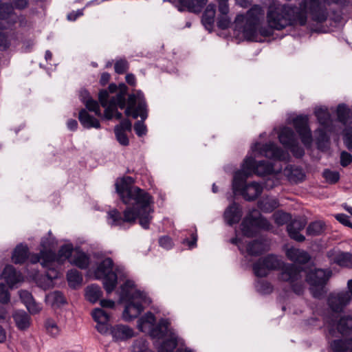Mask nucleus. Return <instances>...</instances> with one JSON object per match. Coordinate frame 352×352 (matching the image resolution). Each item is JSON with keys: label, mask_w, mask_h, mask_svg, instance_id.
I'll use <instances>...</instances> for the list:
<instances>
[{"label": "nucleus", "mask_w": 352, "mask_h": 352, "mask_svg": "<svg viewBox=\"0 0 352 352\" xmlns=\"http://www.w3.org/2000/svg\"><path fill=\"white\" fill-rule=\"evenodd\" d=\"M264 10L259 5H254L245 15L239 14L236 21H245L243 35L248 41L260 42L259 36H273L274 30L280 31L287 27L304 25L308 14V0H302L300 6L272 2L266 12V26L261 25Z\"/></svg>", "instance_id": "f257e3e1"}, {"label": "nucleus", "mask_w": 352, "mask_h": 352, "mask_svg": "<svg viewBox=\"0 0 352 352\" xmlns=\"http://www.w3.org/2000/svg\"><path fill=\"white\" fill-rule=\"evenodd\" d=\"M256 276L265 277L272 270H280L278 279L289 283L294 292L298 295L303 292L301 283L302 267L292 263H285L274 254L258 258L252 265Z\"/></svg>", "instance_id": "f03ea898"}, {"label": "nucleus", "mask_w": 352, "mask_h": 352, "mask_svg": "<svg viewBox=\"0 0 352 352\" xmlns=\"http://www.w3.org/2000/svg\"><path fill=\"white\" fill-rule=\"evenodd\" d=\"M153 208L143 210L141 207L129 206L126 208L123 213L114 208L107 212V223L112 227H122L125 223L134 224L139 219V223L142 228L148 230L153 217Z\"/></svg>", "instance_id": "7ed1b4c3"}, {"label": "nucleus", "mask_w": 352, "mask_h": 352, "mask_svg": "<svg viewBox=\"0 0 352 352\" xmlns=\"http://www.w3.org/2000/svg\"><path fill=\"white\" fill-rule=\"evenodd\" d=\"M132 177H126L116 183V191L122 202L126 205L141 207L143 210L152 208L153 197L139 187L132 186Z\"/></svg>", "instance_id": "20e7f679"}, {"label": "nucleus", "mask_w": 352, "mask_h": 352, "mask_svg": "<svg viewBox=\"0 0 352 352\" xmlns=\"http://www.w3.org/2000/svg\"><path fill=\"white\" fill-rule=\"evenodd\" d=\"M131 281L126 280L120 287V298L126 302L123 311V318L131 321L138 318L144 310L142 304L146 301V294L140 290L131 294L129 288L132 287Z\"/></svg>", "instance_id": "39448f33"}, {"label": "nucleus", "mask_w": 352, "mask_h": 352, "mask_svg": "<svg viewBox=\"0 0 352 352\" xmlns=\"http://www.w3.org/2000/svg\"><path fill=\"white\" fill-rule=\"evenodd\" d=\"M124 113L126 116H131L136 119L138 117L141 120H138L134 124V131L136 135L142 137L146 135L147 129L144 121L148 117V109L145 97L142 92L129 94L127 99V106Z\"/></svg>", "instance_id": "423d86ee"}, {"label": "nucleus", "mask_w": 352, "mask_h": 352, "mask_svg": "<svg viewBox=\"0 0 352 352\" xmlns=\"http://www.w3.org/2000/svg\"><path fill=\"white\" fill-rule=\"evenodd\" d=\"M311 256L309 254V293L315 298L321 300L328 292L327 285L332 276L331 269L313 268L311 265Z\"/></svg>", "instance_id": "0eeeda50"}, {"label": "nucleus", "mask_w": 352, "mask_h": 352, "mask_svg": "<svg viewBox=\"0 0 352 352\" xmlns=\"http://www.w3.org/2000/svg\"><path fill=\"white\" fill-rule=\"evenodd\" d=\"M248 173L239 170L234 173L232 181L234 194L241 195L248 201L256 200L262 193L263 187L256 182L247 184Z\"/></svg>", "instance_id": "6e6552de"}, {"label": "nucleus", "mask_w": 352, "mask_h": 352, "mask_svg": "<svg viewBox=\"0 0 352 352\" xmlns=\"http://www.w3.org/2000/svg\"><path fill=\"white\" fill-rule=\"evenodd\" d=\"M113 265L112 258L107 257L97 264L94 272L96 279L102 280L103 287L107 294L112 293L118 285V276L113 271Z\"/></svg>", "instance_id": "1a4fd4ad"}, {"label": "nucleus", "mask_w": 352, "mask_h": 352, "mask_svg": "<svg viewBox=\"0 0 352 352\" xmlns=\"http://www.w3.org/2000/svg\"><path fill=\"white\" fill-rule=\"evenodd\" d=\"M278 138L284 148L291 151L296 158L302 157L305 152L299 146L298 138L294 130L288 126L280 129Z\"/></svg>", "instance_id": "9d476101"}, {"label": "nucleus", "mask_w": 352, "mask_h": 352, "mask_svg": "<svg viewBox=\"0 0 352 352\" xmlns=\"http://www.w3.org/2000/svg\"><path fill=\"white\" fill-rule=\"evenodd\" d=\"M328 16V10L324 5L318 0H309V19L318 25L314 27V24L309 23V32H324L325 28L322 23L327 21Z\"/></svg>", "instance_id": "9b49d317"}, {"label": "nucleus", "mask_w": 352, "mask_h": 352, "mask_svg": "<svg viewBox=\"0 0 352 352\" xmlns=\"http://www.w3.org/2000/svg\"><path fill=\"white\" fill-rule=\"evenodd\" d=\"M272 225L265 217H254L252 214H247L241 224V229L244 236L254 237L256 235L257 229L270 230Z\"/></svg>", "instance_id": "f8f14e48"}, {"label": "nucleus", "mask_w": 352, "mask_h": 352, "mask_svg": "<svg viewBox=\"0 0 352 352\" xmlns=\"http://www.w3.org/2000/svg\"><path fill=\"white\" fill-rule=\"evenodd\" d=\"M249 175H256L258 176L270 175L274 173V164L266 160L256 161L252 157H247L243 164L241 170Z\"/></svg>", "instance_id": "ddd939ff"}, {"label": "nucleus", "mask_w": 352, "mask_h": 352, "mask_svg": "<svg viewBox=\"0 0 352 352\" xmlns=\"http://www.w3.org/2000/svg\"><path fill=\"white\" fill-rule=\"evenodd\" d=\"M254 150L258 151L261 155L272 160L286 161L289 158V154L275 142L256 143Z\"/></svg>", "instance_id": "4468645a"}, {"label": "nucleus", "mask_w": 352, "mask_h": 352, "mask_svg": "<svg viewBox=\"0 0 352 352\" xmlns=\"http://www.w3.org/2000/svg\"><path fill=\"white\" fill-rule=\"evenodd\" d=\"M127 90L128 87L126 85L123 83L120 84L119 92L109 99V103L107 106L104 107L105 108L104 116L107 120H111L113 118L116 107H119L120 109L126 107V104H127L126 100Z\"/></svg>", "instance_id": "2eb2a0df"}, {"label": "nucleus", "mask_w": 352, "mask_h": 352, "mask_svg": "<svg viewBox=\"0 0 352 352\" xmlns=\"http://www.w3.org/2000/svg\"><path fill=\"white\" fill-rule=\"evenodd\" d=\"M174 329L168 318H161L155 322L149 336L153 339L162 340L165 337L174 333Z\"/></svg>", "instance_id": "dca6fc26"}, {"label": "nucleus", "mask_w": 352, "mask_h": 352, "mask_svg": "<svg viewBox=\"0 0 352 352\" xmlns=\"http://www.w3.org/2000/svg\"><path fill=\"white\" fill-rule=\"evenodd\" d=\"M350 301L348 293L342 292L331 294L327 298L328 306L334 314L341 313Z\"/></svg>", "instance_id": "f3484780"}, {"label": "nucleus", "mask_w": 352, "mask_h": 352, "mask_svg": "<svg viewBox=\"0 0 352 352\" xmlns=\"http://www.w3.org/2000/svg\"><path fill=\"white\" fill-rule=\"evenodd\" d=\"M329 324L336 327L338 332L342 336H349L352 333V316L344 315L338 320L333 315L328 321Z\"/></svg>", "instance_id": "a211bd4d"}, {"label": "nucleus", "mask_w": 352, "mask_h": 352, "mask_svg": "<svg viewBox=\"0 0 352 352\" xmlns=\"http://www.w3.org/2000/svg\"><path fill=\"white\" fill-rule=\"evenodd\" d=\"M327 257L334 264L346 268H352V253L331 250L327 252Z\"/></svg>", "instance_id": "6ab92c4d"}, {"label": "nucleus", "mask_w": 352, "mask_h": 352, "mask_svg": "<svg viewBox=\"0 0 352 352\" xmlns=\"http://www.w3.org/2000/svg\"><path fill=\"white\" fill-rule=\"evenodd\" d=\"M314 113L320 127L327 129L330 133L336 132V125L327 108L318 107L315 109Z\"/></svg>", "instance_id": "aec40b11"}, {"label": "nucleus", "mask_w": 352, "mask_h": 352, "mask_svg": "<svg viewBox=\"0 0 352 352\" xmlns=\"http://www.w3.org/2000/svg\"><path fill=\"white\" fill-rule=\"evenodd\" d=\"M242 215V208L239 204L234 201L226 209L223 217L227 224L232 226L240 221Z\"/></svg>", "instance_id": "412c9836"}, {"label": "nucleus", "mask_w": 352, "mask_h": 352, "mask_svg": "<svg viewBox=\"0 0 352 352\" xmlns=\"http://www.w3.org/2000/svg\"><path fill=\"white\" fill-rule=\"evenodd\" d=\"M296 132L301 136V140L305 146H308V115L298 116L292 120Z\"/></svg>", "instance_id": "4be33fe9"}, {"label": "nucleus", "mask_w": 352, "mask_h": 352, "mask_svg": "<svg viewBox=\"0 0 352 352\" xmlns=\"http://www.w3.org/2000/svg\"><path fill=\"white\" fill-rule=\"evenodd\" d=\"M177 8L179 12L187 10L190 12L199 13L206 5L208 0H177Z\"/></svg>", "instance_id": "5701e85b"}, {"label": "nucleus", "mask_w": 352, "mask_h": 352, "mask_svg": "<svg viewBox=\"0 0 352 352\" xmlns=\"http://www.w3.org/2000/svg\"><path fill=\"white\" fill-rule=\"evenodd\" d=\"M1 276L10 287L23 280L21 272L17 271L12 265H7L4 267Z\"/></svg>", "instance_id": "b1692460"}, {"label": "nucleus", "mask_w": 352, "mask_h": 352, "mask_svg": "<svg viewBox=\"0 0 352 352\" xmlns=\"http://www.w3.org/2000/svg\"><path fill=\"white\" fill-rule=\"evenodd\" d=\"M305 227V224L298 219H294L289 221L287 226V230L291 239L298 242L303 241L305 237L300 233V231Z\"/></svg>", "instance_id": "393cba45"}, {"label": "nucleus", "mask_w": 352, "mask_h": 352, "mask_svg": "<svg viewBox=\"0 0 352 352\" xmlns=\"http://www.w3.org/2000/svg\"><path fill=\"white\" fill-rule=\"evenodd\" d=\"M156 322V317L151 311H147L138 320V328L143 332L150 334L155 323Z\"/></svg>", "instance_id": "a878e982"}, {"label": "nucleus", "mask_w": 352, "mask_h": 352, "mask_svg": "<svg viewBox=\"0 0 352 352\" xmlns=\"http://www.w3.org/2000/svg\"><path fill=\"white\" fill-rule=\"evenodd\" d=\"M216 6L212 3L208 4L203 13L201 23L209 32L213 30Z\"/></svg>", "instance_id": "bb28decb"}, {"label": "nucleus", "mask_w": 352, "mask_h": 352, "mask_svg": "<svg viewBox=\"0 0 352 352\" xmlns=\"http://www.w3.org/2000/svg\"><path fill=\"white\" fill-rule=\"evenodd\" d=\"M30 250L26 244L17 245L12 252V260L15 264H23L29 258Z\"/></svg>", "instance_id": "cd10ccee"}, {"label": "nucleus", "mask_w": 352, "mask_h": 352, "mask_svg": "<svg viewBox=\"0 0 352 352\" xmlns=\"http://www.w3.org/2000/svg\"><path fill=\"white\" fill-rule=\"evenodd\" d=\"M316 142L318 148L321 151H325L329 147L331 133L324 127L318 128L316 132Z\"/></svg>", "instance_id": "c85d7f7f"}, {"label": "nucleus", "mask_w": 352, "mask_h": 352, "mask_svg": "<svg viewBox=\"0 0 352 352\" xmlns=\"http://www.w3.org/2000/svg\"><path fill=\"white\" fill-rule=\"evenodd\" d=\"M69 263L79 269L86 270L90 265V256L83 251L78 250L69 259Z\"/></svg>", "instance_id": "c756f323"}, {"label": "nucleus", "mask_w": 352, "mask_h": 352, "mask_svg": "<svg viewBox=\"0 0 352 352\" xmlns=\"http://www.w3.org/2000/svg\"><path fill=\"white\" fill-rule=\"evenodd\" d=\"M78 120L81 125L86 129H100V123L99 120L91 116L86 109H82L78 113Z\"/></svg>", "instance_id": "7c9ffc66"}, {"label": "nucleus", "mask_w": 352, "mask_h": 352, "mask_svg": "<svg viewBox=\"0 0 352 352\" xmlns=\"http://www.w3.org/2000/svg\"><path fill=\"white\" fill-rule=\"evenodd\" d=\"M111 334L116 340H124L133 336V331L126 325L118 324L111 327Z\"/></svg>", "instance_id": "2f4dec72"}, {"label": "nucleus", "mask_w": 352, "mask_h": 352, "mask_svg": "<svg viewBox=\"0 0 352 352\" xmlns=\"http://www.w3.org/2000/svg\"><path fill=\"white\" fill-rule=\"evenodd\" d=\"M287 258L294 263H308V253L295 248H290L286 251Z\"/></svg>", "instance_id": "473e14b6"}, {"label": "nucleus", "mask_w": 352, "mask_h": 352, "mask_svg": "<svg viewBox=\"0 0 352 352\" xmlns=\"http://www.w3.org/2000/svg\"><path fill=\"white\" fill-rule=\"evenodd\" d=\"M336 116L338 122L346 125L352 118V111L346 104L341 103L336 107Z\"/></svg>", "instance_id": "72a5a7b5"}, {"label": "nucleus", "mask_w": 352, "mask_h": 352, "mask_svg": "<svg viewBox=\"0 0 352 352\" xmlns=\"http://www.w3.org/2000/svg\"><path fill=\"white\" fill-rule=\"evenodd\" d=\"M13 318L17 328L20 330H25L30 325V317L24 311H16L13 314Z\"/></svg>", "instance_id": "f704fd0d"}, {"label": "nucleus", "mask_w": 352, "mask_h": 352, "mask_svg": "<svg viewBox=\"0 0 352 352\" xmlns=\"http://www.w3.org/2000/svg\"><path fill=\"white\" fill-rule=\"evenodd\" d=\"M168 338L164 340L157 347L158 352H173L178 344L177 336L174 333L168 336Z\"/></svg>", "instance_id": "c9c22d12"}, {"label": "nucleus", "mask_w": 352, "mask_h": 352, "mask_svg": "<svg viewBox=\"0 0 352 352\" xmlns=\"http://www.w3.org/2000/svg\"><path fill=\"white\" fill-rule=\"evenodd\" d=\"M74 246L72 243L64 244L60 247L56 253L58 263L63 264L67 260L72 257Z\"/></svg>", "instance_id": "e433bc0d"}, {"label": "nucleus", "mask_w": 352, "mask_h": 352, "mask_svg": "<svg viewBox=\"0 0 352 352\" xmlns=\"http://www.w3.org/2000/svg\"><path fill=\"white\" fill-rule=\"evenodd\" d=\"M278 206V201L274 198L265 197L258 202V208L265 213L272 212L277 208Z\"/></svg>", "instance_id": "4c0bfd02"}, {"label": "nucleus", "mask_w": 352, "mask_h": 352, "mask_svg": "<svg viewBox=\"0 0 352 352\" xmlns=\"http://www.w3.org/2000/svg\"><path fill=\"white\" fill-rule=\"evenodd\" d=\"M102 296V292L99 285L92 284L87 287L85 289V298L91 303L96 302Z\"/></svg>", "instance_id": "58836bf2"}, {"label": "nucleus", "mask_w": 352, "mask_h": 352, "mask_svg": "<svg viewBox=\"0 0 352 352\" xmlns=\"http://www.w3.org/2000/svg\"><path fill=\"white\" fill-rule=\"evenodd\" d=\"M41 264L43 267H52L54 262L58 263L56 253L50 249L41 250Z\"/></svg>", "instance_id": "ea45409f"}, {"label": "nucleus", "mask_w": 352, "mask_h": 352, "mask_svg": "<svg viewBox=\"0 0 352 352\" xmlns=\"http://www.w3.org/2000/svg\"><path fill=\"white\" fill-rule=\"evenodd\" d=\"M67 280L69 286L75 289L82 284L83 278L79 271L76 269H72L67 272Z\"/></svg>", "instance_id": "a19ab883"}, {"label": "nucleus", "mask_w": 352, "mask_h": 352, "mask_svg": "<svg viewBox=\"0 0 352 352\" xmlns=\"http://www.w3.org/2000/svg\"><path fill=\"white\" fill-rule=\"evenodd\" d=\"M246 251L250 256H259L264 252L263 243L259 240H254L248 243Z\"/></svg>", "instance_id": "79ce46f5"}, {"label": "nucleus", "mask_w": 352, "mask_h": 352, "mask_svg": "<svg viewBox=\"0 0 352 352\" xmlns=\"http://www.w3.org/2000/svg\"><path fill=\"white\" fill-rule=\"evenodd\" d=\"M327 225L324 221L318 220L309 223V236H319L325 233Z\"/></svg>", "instance_id": "37998d69"}, {"label": "nucleus", "mask_w": 352, "mask_h": 352, "mask_svg": "<svg viewBox=\"0 0 352 352\" xmlns=\"http://www.w3.org/2000/svg\"><path fill=\"white\" fill-rule=\"evenodd\" d=\"M14 14V6L10 3L0 0V20L6 21Z\"/></svg>", "instance_id": "c03bdc74"}, {"label": "nucleus", "mask_w": 352, "mask_h": 352, "mask_svg": "<svg viewBox=\"0 0 352 352\" xmlns=\"http://www.w3.org/2000/svg\"><path fill=\"white\" fill-rule=\"evenodd\" d=\"M6 27L0 21V47L7 50L11 46L10 35L5 32Z\"/></svg>", "instance_id": "a18cd8bd"}, {"label": "nucleus", "mask_w": 352, "mask_h": 352, "mask_svg": "<svg viewBox=\"0 0 352 352\" xmlns=\"http://www.w3.org/2000/svg\"><path fill=\"white\" fill-rule=\"evenodd\" d=\"M349 343L342 339L333 340L330 343V347L333 352H347L349 349Z\"/></svg>", "instance_id": "49530a36"}, {"label": "nucleus", "mask_w": 352, "mask_h": 352, "mask_svg": "<svg viewBox=\"0 0 352 352\" xmlns=\"http://www.w3.org/2000/svg\"><path fill=\"white\" fill-rule=\"evenodd\" d=\"M255 287L257 292L262 294H270L273 292L272 285L267 280H258Z\"/></svg>", "instance_id": "de8ad7c7"}, {"label": "nucleus", "mask_w": 352, "mask_h": 352, "mask_svg": "<svg viewBox=\"0 0 352 352\" xmlns=\"http://www.w3.org/2000/svg\"><path fill=\"white\" fill-rule=\"evenodd\" d=\"M92 317L94 320L96 322H109L110 320V316L109 314L104 310H103L101 308H96L92 311Z\"/></svg>", "instance_id": "09e8293b"}, {"label": "nucleus", "mask_w": 352, "mask_h": 352, "mask_svg": "<svg viewBox=\"0 0 352 352\" xmlns=\"http://www.w3.org/2000/svg\"><path fill=\"white\" fill-rule=\"evenodd\" d=\"M274 218L275 223L278 226H283L286 223H289L292 220V216L289 213L278 211L274 214Z\"/></svg>", "instance_id": "8fccbe9b"}, {"label": "nucleus", "mask_w": 352, "mask_h": 352, "mask_svg": "<svg viewBox=\"0 0 352 352\" xmlns=\"http://www.w3.org/2000/svg\"><path fill=\"white\" fill-rule=\"evenodd\" d=\"M322 176L331 184H336L340 179V173L330 169H325L323 171Z\"/></svg>", "instance_id": "3c124183"}, {"label": "nucleus", "mask_w": 352, "mask_h": 352, "mask_svg": "<svg viewBox=\"0 0 352 352\" xmlns=\"http://www.w3.org/2000/svg\"><path fill=\"white\" fill-rule=\"evenodd\" d=\"M129 68V64L125 59L118 60L114 64V69L116 73L123 74L126 72Z\"/></svg>", "instance_id": "603ef678"}, {"label": "nucleus", "mask_w": 352, "mask_h": 352, "mask_svg": "<svg viewBox=\"0 0 352 352\" xmlns=\"http://www.w3.org/2000/svg\"><path fill=\"white\" fill-rule=\"evenodd\" d=\"M85 104L87 110L94 112L98 116H100L101 112L100 106L96 100L89 98L85 101Z\"/></svg>", "instance_id": "864d4df0"}, {"label": "nucleus", "mask_w": 352, "mask_h": 352, "mask_svg": "<svg viewBox=\"0 0 352 352\" xmlns=\"http://www.w3.org/2000/svg\"><path fill=\"white\" fill-rule=\"evenodd\" d=\"M114 133L116 140L120 144L124 146L129 144V140L125 132L120 131L118 128H114Z\"/></svg>", "instance_id": "5fc2aeb1"}, {"label": "nucleus", "mask_w": 352, "mask_h": 352, "mask_svg": "<svg viewBox=\"0 0 352 352\" xmlns=\"http://www.w3.org/2000/svg\"><path fill=\"white\" fill-rule=\"evenodd\" d=\"M231 20L228 15H219L217 18V27L221 30H226L230 28Z\"/></svg>", "instance_id": "6e6d98bb"}, {"label": "nucleus", "mask_w": 352, "mask_h": 352, "mask_svg": "<svg viewBox=\"0 0 352 352\" xmlns=\"http://www.w3.org/2000/svg\"><path fill=\"white\" fill-rule=\"evenodd\" d=\"M158 242L160 246L166 250H170L174 245L172 239L167 235L160 237Z\"/></svg>", "instance_id": "4d7b16f0"}, {"label": "nucleus", "mask_w": 352, "mask_h": 352, "mask_svg": "<svg viewBox=\"0 0 352 352\" xmlns=\"http://www.w3.org/2000/svg\"><path fill=\"white\" fill-rule=\"evenodd\" d=\"M336 219L344 226L352 228V223L350 221V217L345 214L340 213L335 215Z\"/></svg>", "instance_id": "13d9d810"}, {"label": "nucleus", "mask_w": 352, "mask_h": 352, "mask_svg": "<svg viewBox=\"0 0 352 352\" xmlns=\"http://www.w3.org/2000/svg\"><path fill=\"white\" fill-rule=\"evenodd\" d=\"M10 301V294L3 283H0V302L7 304Z\"/></svg>", "instance_id": "bf43d9fd"}, {"label": "nucleus", "mask_w": 352, "mask_h": 352, "mask_svg": "<svg viewBox=\"0 0 352 352\" xmlns=\"http://www.w3.org/2000/svg\"><path fill=\"white\" fill-rule=\"evenodd\" d=\"M191 239H189L188 238H186L183 239L182 243L185 245H187L188 247V249L191 250L193 249L197 246V234L196 232H192L190 234Z\"/></svg>", "instance_id": "052dcab7"}, {"label": "nucleus", "mask_w": 352, "mask_h": 352, "mask_svg": "<svg viewBox=\"0 0 352 352\" xmlns=\"http://www.w3.org/2000/svg\"><path fill=\"white\" fill-rule=\"evenodd\" d=\"M352 162V155L346 151L340 153V165L342 167L348 166Z\"/></svg>", "instance_id": "680f3d73"}, {"label": "nucleus", "mask_w": 352, "mask_h": 352, "mask_svg": "<svg viewBox=\"0 0 352 352\" xmlns=\"http://www.w3.org/2000/svg\"><path fill=\"white\" fill-rule=\"evenodd\" d=\"M109 92L107 89H102L98 94V100L102 107H106L109 103Z\"/></svg>", "instance_id": "e2e57ef3"}, {"label": "nucleus", "mask_w": 352, "mask_h": 352, "mask_svg": "<svg viewBox=\"0 0 352 352\" xmlns=\"http://www.w3.org/2000/svg\"><path fill=\"white\" fill-rule=\"evenodd\" d=\"M114 128H118L120 131L122 132H130L131 131L132 124L129 119H124L119 124L116 125Z\"/></svg>", "instance_id": "0e129e2a"}, {"label": "nucleus", "mask_w": 352, "mask_h": 352, "mask_svg": "<svg viewBox=\"0 0 352 352\" xmlns=\"http://www.w3.org/2000/svg\"><path fill=\"white\" fill-rule=\"evenodd\" d=\"M25 307L31 314H36L41 309V305L36 302L34 299H33L29 304L26 305Z\"/></svg>", "instance_id": "69168bd1"}, {"label": "nucleus", "mask_w": 352, "mask_h": 352, "mask_svg": "<svg viewBox=\"0 0 352 352\" xmlns=\"http://www.w3.org/2000/svg\"><path fill=\"white\" fill-rule=\"evenodd\" d=\"M19 296L25 306L29 304L34 299L32 294L26 290L20 291Z\"/></svg>", "instance_id": "338daca9"}, {"label": "nucleus", "mask_w": 352, "mask_h": 352, "mask_svg": "<svg viewBox=\"0 0 352 352\" xmlns=\"http://www.w3.org/2000/svg\"><path fill=\"white\" fill-rule=\"evenodd\" d=\"M47 331L53 336L58 335V327L54 322L47 321L45 324Z\"/></svg>", "instance_id": "774afa93"}]
</instances>
